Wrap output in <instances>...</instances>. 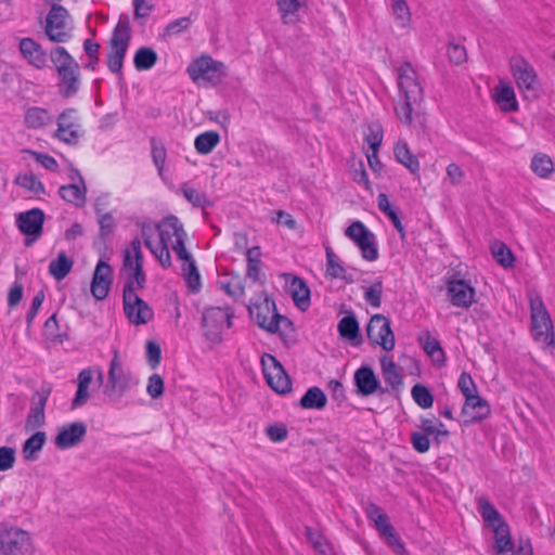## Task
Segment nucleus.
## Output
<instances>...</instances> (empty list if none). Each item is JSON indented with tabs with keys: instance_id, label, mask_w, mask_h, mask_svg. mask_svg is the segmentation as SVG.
Masks as SVG:
<instances>
[{
	"instance_id": "obj_1",
	"label": "nucleus",
	"mask_w": 555,
	"mask_h": 555,
	"mask_svg": "<svg viewBox=\"0 0 555 555\" xmlns=\"http://www.w3.org/2000/svg\"><path fill=\"white\" fill-rule=\"evenodd\" d=\"M57 76V91L61 98L69 99L80 89V66L74 56L62 46H54L50 51Z\"/></svg>"
},
{
	"instance_id": "obj_2",
	"label": "nucleus",
	"mask_w": 555,
	"mask_h": 555,
	"mask_svg": "<svg viewBox=\"0 0 555 555\" xmlns=\"http://www.w3.org/2000/svg\"><path fill=\"white\" fill-rule=\"evenodd\" d=\"M234 312L231 307H205L202 312L201 326L203 336L210 343V348L223 341L222 331L233 326Z\"/></svg>"
},
{
	"instance_id": "obj_3",
	"label": "nucleus",
	"mask_w": 555,
	"mask_h": 555,
	"mask_svg": "<svg viewBox=\"0 0 555 555\" xmlns=\"http://www.w3.org/2000/svg\"><path fill=\"white\" fill-rule=\"evenodd\" d=\"M532 337L538 343H544L546 347L555 345V333L551 315L539 294L530 295Z\"/></svg>"
},
{
	"instance_id": "obj_4",
	"label": "nucleus",
	"mask_w": 555,
	"mask_h": 555,
	"mask_svg": "<svg viewBox=\"0 0 555 555\" xmlns=\"http://www.w3.org/2000/svg\"><path fill=\"white\" fill-rule=\"evenodd\" d=\"M186 73L193 82L206 81L212 87L220 85L228 76L225 64L214 60L209 54H202L192 60Z\"/></svg>"
},
{
	"instance_id": "obj_5",
	"label": "nucleus",
	"mask_w": 555,
	"mask_h": 555,
	"mask_svg": "<svg viewBox=\"0 0 555 555\" xmlns=\"http://www.w3.org/2000/svg\"><path fill=\"white\" fill-rule=\"evenodd\" d=\"M34 544L28 531L0 524V555H33Z\"/></svg>"
},
{
	"instance_id": "obj_6",
	"label": "nucleus",
	"mask_w": 555,
	"mask_h": 555,
	"mask_svg": "<svg viewBox=\"0 0 555 555\" xmlns=\"http://www.w3.org/2000/svg\"><path fill=\"white\" fill-rule=\"evenodd\" d=\"M511 70L517 88L529 101L540 98L541 85L533 66L522 56H514L511 60Z\"/></svg>"
},
{
	"instance_id": "obj_7",
	"label": "nucleus",
	"mask_w": 555,
	"mask_h": 555,
	"mask_svg": "<svg viewBox=\"0 0 555 555\" xmlns=\"http://www.w3.org/2000/svg\"><path fill=\"white\" fill-rule=\"evenodd\" d=\"M260 362L263 377L268 386L280 396L291 393L293 390V380L281 361L275 356L263 352Z\"/></svg>"
},
{
	"instance_id": "obj_8",
	"label": "nucleus",
	"mask_w": 555,
	"mask_h": 555,
	"mask_svg": "<svg viewBox=\"0 0 555 555\" xmlns=\"http://www.w3.org/2000/svg\"><path fill=\"white\" fill-rule=\"evenodd\" d=\"M359 248L361 256L366 261H375L379 257L375 234L360 220L352 221L344 231Z\"/></svg>"
},
{
	"instance_id": "obj_9",
	"label": "nucleus",
	"mask_w": 555,
	"mask_h": 555,
	"mask_svg": "<svg viewBox=\"0 0 555 555\" xmlns=\"http://www.w3.org/2000/svg\"><path fill=\"white\" fill-rule=\"evenodd\" d=\"M131 388V375L125 372L119 361L118 350H114L107 372V382L103 393L112 401L117 402Z\"/></svg>"
},
{
	"instance_id": "obj_10",
	"label": "nucleus",
	"mask_w": 555,
	"mask_h": 555,
	"mask_svg": "<svg viewBox=\"0 0 555 555\" xmlns=\"http://www.w3.org/2000/svg\"><path fill=\"white\" fill-rule=\"evenodd\" d=\"M44 221L46 214L39 207L30 208L15 216L16 228L24 235V245L26 247L31 246L41 237Z\"/></svg>"
},
{
	"instance_id": "obj_11",
	"label": "nucleus",
	"mask_w": 555,
	"mask_h": 555,
	"mask_svg": "<svg viewBox=\"0 0 555 555\" xmlns=\"http://www.w3.org/2000/svg\"><path fill=\"white\" fill-rule=\"evenodd\" d=\"M447 296L450 304L459 308H469L476 300V289L472 286L470 281L461 278V272L455 271L453 274H447L444 278Z\"/></svg>"
},
{
	"instance_id": "obj_12",
	"label": "nucleus",
	"mask_w": 555,
	"mask_h": 555,
	"mask_svg": "<svg viewBox=\"0 0 555 555\" xmlns=\"http://www.w3.org/2000/svg\"><path fill=\"white\" fill-rule=\"evenodd\" d=\"M365 330L366 336L373 346L378 345L387 352L393 350L396 338L390 320L387 317L382 313L373 314Z\"/></svg>"
},
{
	"instance_id": "obj_13",
	"label": "nucleus",
	"mask_w": 555,
	"mask_h": 555,
	"mask_svg": "<svg viewBox=\"0 0 555 555\" xmlns=\"http://www.w3.org/2000/svg\"><path fill=\"white\" fill-rule=\"evenodd\" d=\"M353 392L357 396L367 398L373 395L383 396L389 392L388 388L382 386L378 375L370 364H362L353 373Z\"/></svg>"
},
{
	"instance_id": "obj_14",
	"label": "nucleus",
	"mask_w": 555,
	"mask_h": 555,
	"mask_svg": "<svg viewBox=\"0 0 555 555\" xmlns=\"http://www.w3.org/2000/svg\"><path fill=\"white\" fill-rule=\"evenodd\" d=\"M143 264L144 263H132L130 249L124 251L120 273L127 271L128 274L122 287V297L130 298L131 296H139L135 289H143L145 287L147 278Z\"/></svg>"
},
{
	"instance_id": "obj_15",
	"label": "nucleus",
	"mask_w": 555,
	"mask_h": 555,
	"mask_svg": "<svg viewBox=\"0 0 555 555\" xmlns=\"http://www.w3.org/2000/svg\"><path fill=\"white\" fill-rule=\"evenodd\" d=\"M68 17L69 12L65 7L60 3H51L44 22V34L51 42L63 43L68 41L70 38L68 31H55L66 26Z\"/></svg>"
},
{
	"instance_id": "obj_16",
	"label": "nucleus",
	"mask_w": 555,
	"mask_h": 555,
	"mask_svg": "<svg viewBox=\"0 0 555 555\" xmlns=\"http://www.w3.org/2000/svg\"><path fill=\"white\" fill-rule=\"evenodd\" d=\"M105 257L106 255L103 256V253H101V258L94 268L90 284L91 295L96 301L107 298L114 281V269L104 260Z\"/></svg>"
},
{
	"instance_id": "obj_17",
	"label": "nucleus",
	"mask_w": 555,
	"mask_h": 555,
	"mask_svg": "<svg viewBox=\"0 0 555 555\" xmlns=\"http://www.w3.org/2000/svg\"><path fill=\"white\" fill-rule=\"evenodd\" d=\"M490 415L491 405L478 391L465 398L461 410V416L463 417L462 425L464 427L480 423Z\"/></svg>"
},
{
	"instance_id": "obj_18",
	"label": "nucleus",
	"mask_w": 555,
	"mask_h": 555,
	"mask_svg": "<svg viewBox=\"0 0 555 555\" xmlns=\"http://www.w3.org/2000/svg\"><path fill=\"white\" fill-rule=\"evenodd\" d=\"M286 282V293L292 297L297 309L306 312L311 306V289L304 278L295 273L284 272L281 274Z\"/></svg>"
},
{
	"instance_id": "obj_19",
	"label": "nucleus",
	"mask_w": 555,
	"mask_h": 555,
	"mask_svg": "<svg viewBox=\"0 0 555 555\" xmlns=\"http://www.w3.org/2000/svg\"><path fill=\"white\" fill-rule=\"evenodd\" d=\"M398 87L400 92L412 101H423L424 91L417 73L411 62H403L398 68Z\"/></svg>"
},
{
	"instance_id": "obj_20",
	"label": "nucleus",
	"mask_w": 555,
	"mask_h": 555,
	"mask_svg": "<svg viewBox=\"0 0 555 555\" xmlns=\"http://www.w3.org/2000/svg\"><path fill=\"white\" fill-rule=\"evenodd\" d=\"M339 313L345 314L337 324L339 337L353 347L361 346L364 339L354 311L343 304L339 308Z\"/></svg>"
},
{
	"instance_id": "obj_21",
	"label": "nucleus",
	"mask_w": 555,
	"mask_h": 555,
	"mask_svg": "<svg viewBox=\"0 0 555 555\" xmlns=\"http://www.w3.org/2000/svg\"><path fill=\"white\" fill-rule=\"evenodd\" d=\"M88 427L82 421H76L59 428L54 444L60 450H67L78 446L87 436Z\"/></svg>"
},
{
	"instance_id": "obj_22",
	"label": "nucleus",
	"mask_w": 555,
	"mask_h": 555,
	"mask_svg": "<svg viewBox=\"0 0 555 555\" xmlns=\"http://www.w3.org/2000/svg\"><path fill=\"white\" fill-rule=\"evenodd\" d=\"M124 313L130 324L144 325L154 318L152 307L140 296L122 297Z\"/></svg>"
},
{
	"instance_id": "obj_23",
	"label": "nucleus",
	"mask_w": 555,
	"mask_h": 555,
	"mask_svg": "<svg viewBox=\"0 0 555 555\" xmlns=\"http://www.w3.org/2000/svg\"><path fill=\"white\" fill-rule=\"evenodd\" d=\"M259 298L262 300L251 302L248 306V313L250 320L261 330L268 332V320L269 313L275 312L276 304L272 296L268 295L266 292H262L259 295Z\"/></svg>"
},
{
	"instance_id": "obj_24",
	"label": "nucleus",
	"mask_w": 555,
	"mask_h": 555,
	"mask_svg": "<svg viewBox=\"0 0 555 555\" xmlns=\"http://www.w3.org/2000/svg\"><path fill=\"white\" fill-rule=\"evenodd\" d=\"M77 113L76 108L68 107L65 108L56 119L57 128L53 133V138L59 139L61 142L66 143L72 146H76L79 142L80 133L78 130L73 129L75 126L74 122H66L67 118H73Z\"/></svg>"
},
{
	"instance_id": "obj_25",
	"label": "nucleus",
	"mask_w": 555,
	"mask_h": 555,
	"mask_svg": "<svg viewBox=\"0 0 555 555\" xmlns=\"http://www.w3.org/2000/svg\"><path fill=\"white\" fill-rule=\"evenodd\" d=\"M22 56L31 66L42 69L47 66L48 54L42 46L30 37L22 38L18 42Z\"/></svg>"
},
{
	"instance_id": "obj_26",
	"label": "nucleus",
	"mask_w": 555,
	"mask_h": 555,
	"mask_svg": "<svg viewBox=\"0 0 555 555\" xmlns=\"http://www.w3.org/2000/svg\"><path fill=\"white\" fill-rule=\"evenodd\" d=\"M378 209L390 220L393 228L397 230L400 241H406V231L402 222V211L399 207L392 205L385 193H379L377 196Z\"/></svg>"
},
{
	"instance_id": "obj_27",
	"label": "nucleus",
	"mask_w": 555,
	"mask_h": 555,
	"mask_svg": "<svg viewBox=\"0 0 555 555\" xmlns=\"http://www.w3.org/2000/svg\"><path fill=\"white\" fill-rule=\"evenodd\" d=\"M493 100L504 113H514L519 109L515 90L511 81L500 80L494 89Z\"/></svg>"
},
{
	"instance_id": "obj_28",
	"label": "nucleus",
	"mask_w": 555,
	"mask_h": 555,
	"mask_svg": "<svg viewBox=\"0 0 555 555\" xmlns=\"http://www.w3.org/2000/svg\"><path fill=\"white\" fill-rule=\"evenodd\" d=\"M281 324H283L284 327L289 332L296 333V325L294 321L291 320L288 317L279 313L276 309L275 312H273V314L271 315L270 322L268 323V333L278 334L286 347L296 345L298 343V339L295 336L289 337L284 332H282Z\"/></svg>"
},
{
	"instance_id": "obj_29",
	"label": "nucleus",
	"mask_w": 555,
	"mask_h": 555,
	"mask_svg": "<svg viewBox=\"0 0 555 555\" xmlns=\"http://www.w3.org/2000/svg\"><path fill=\"white\" fill-rule=\"evenodd\" d=\"M395 159L404 166L411 175L420 179V162L415 154H413L403 140H399L393 146Z\"/></svg>"
},
{
	"instance_id": "obj_30",
	"label": "nucleus",
	"mask_w": 555,
	"mask_h": 555,
	"mask_svg": "<svg viewBox=\"0 0 555 555\" xmlns=\"http://www.w3.org/2000/svg\"><path fill=\"white\" fill-rule=\"evenodd\" d=\"M417 341L435 364L438 366L446 364V352L441 347L440 341L436 338H431L428 330L418 335Z\"/></svg>"
},
{
	"instance_id": "obj_31",
	"label": "nucleus",
	"mask_w": 555,
	"mask_h": 555,
	"mask_svg": "<svg viewBox=\"0 0 555 555\" xmlns=\"http://www.w3.org/2000/svg\"><path fill=\"white\" fill-rule=\"evenodd\" d=\"M98 222L100 225V230H99L98 237L93 242V247L98 251L103 253V256H105V253L107 249L106 241L114 233L117 224H116V221L111 212H106L105 215L98 216Z\"/></svg>"
},
{
	"instance_id": "obj_32",
	"label": "nucleus",
	"mask_w": 555,
	"mask_h": 555,
	"mask_svg": "<svg viewBox=\"0 0 555 555\" xmlns=\"http://www.w3.org/2000/svg\"><path fill=\"white\" fill-rule=\"evenodd\" d=\"M327 396L323 389L318 386L309 387L298 401V406L302 410H323L327 404Z\"/></svg>"
},
{
	"instance_id": "obj_33",
	"label": "nucleus",
	"mask_w": 555,
	"mask_h": 555,
	"mask_svg": "<svg viewBox=\"0 0 555 555\" xmlns=\"http://www.w3.org/2000/svg\"><path fill=\"white\" fill-rule=\"evenodd\" d=\"M478 512L480 513L485 524L491 529H495L507 524L498 508L485 496L478 499Z\"/></svg>"
},
{
	"instance_id": "obj_34",
	"label": "nucleus",
	"mask_w": 555,
	"mask_h": 555,
	"mask_svg": "<svg viewBox=\"0 0 555 555\" xmlns=\"http://www.w3.org/2000/svg\"><path fill=\"white\" fill-rule=\"evenodd\" d=\"M493 531V545L492 550L495 555H505L513 552L515 543L511 537V529L508 524L492 529Z\"/></svg>"
},
{
	"instance_id": "obj_35",
	"label": "nucleus",
	"mask_w": 555,
	"mask_h": 555,
	"mask_svg": "<svg viewBox=\"0 0 555 555\" xmlns=\"http://www.w3.org/2000/svg\"><path fill=\"white\" fill-rule=\"evenodd\" d=\"M47 442V434L37 430L31 434L22 444V454L25 461L38 460V453L43 449Z\"/></svg>"
},
{
	"instance_id": "obj_36",
	"label": "nucleus",
	"mask_w": 555,
	"mask_h": 555,
	"mask_svg": "<svg viewBox=\"0 0 555 555\" xmlns=\"http://www.w3.org/2000/svg\"><path fill=\"white\" fill-rule=\"evenodd\" d=\"M283 24L299 22L298 11L308 5V0H276Z\"/></svg>"
},
{
	"instance_id": "obj_37",
	"label": "nucleus",
	"mask_w": 555,
	"mask_h": 555,
	"mask_svg": "<svg viewBox=\"0 0 555 555\" xmlns=\"http://www.w3.org/2000/svg\"><path fill=\"white\" fill-rule=\"evenodd\" d=\"M74 260L64 250H61L56 258L49 264V274L57 282L64 280L73 270Z\"/></svg>"
},
{
	"instance_id": "obj_38",
	"label": "nucleus",
	"mask_w": 555,
	"mask_h": 555,
	"mask_svg": "<svg viewBox=\"0 0 555 555\" xmlns=\"http://www.w3.org/2000/svg\"><path fill=\"white\" fill-rule=\"evenodd\" d=\"M59 195L65 202L73 204L76 207H82L86 204V183H83V185L77 183L61 185L59 189Z\"/></svg>"
},
{
	"instance_id": "obj_39",
	"label": "nucleus",
	"mask_w": 555,
	"mask_h": 555,
	"mask_svg": "<svg viewBox=\"0 0 555 555\" xmlns=\"http://www.w3.org/2000/svg\"><path fill=\"white\" fill-rule=\"evenodd\" d=\"M379 537L386 543V545L398 555H405L408 551L405 548L404 543L402 542L399 533L396 531L395 527L388 522L387 525H383L380 529L377 530Z\"/></svg>"
},
{
	"instance_id": "obj_40",
	"label": "nucleus",
	"mask_w": 555,
	"mask_h": 555,
	"mask_svg": "<svg viewBox=\"0 0 555 555\" xmlns=\"http://www.w3.org/2000/svg\"><path fill=\"white\" fill-rule=\"evenodd\" d=\"M491 255L498 264L504 269L515 267L516 257L512 249L502 241L495 240L491 246Z\"/></svg>"
},
{
	"instance_id": "obj_41",
	"label": "nucleus",
	"mask_w": 555,
	"mask_h": 555,
	"mask_svg": "<svg viewBox=\"0 0 555 555\" xmlns=\"http://www.w3.org/2000/svg\"><path fill=\"white\" fill-rule=\"evenodd\" d=\"M157 61L158 54L152 47H140L133 55V65L139 72L150 70Z\"/></svg>"
},
{
	"instance_id": "obj_42",
	"label": "nucleus",
	"mask_w": 555,
	"mask_h": 555,
	"mask_svg": "<svg viewBox=\"0 0 555 555\" xmlns=\"http://www.w3.org/2000/svg\"><path fill=\"white\" fill-rule=\"evenodd\" d=\"M220 142V134L216 130L199 133L194 140V147L201 155L210 154Z\"/></svg>"
},
{
	"instance_id": "obj_43",
	"label": "nucleus",
	"mask_w": 555,
	"mask_h": 555,
	"mask_svg": "<svg viewBox=\"0 0 555 555\" xmlns=\"http://www.w3.org/2000/svg\"><path fill=\"white\" fill-rule=\"evenodd\" d=\"M411 396L413 401L423 410L431 409L434 405L435 395L431 388L425 384H414L411 389Z\"/></svg>"
},
{
	"instance_id": "obj_44",
	"label": "nucleus",
	"mask_w": 555,
	"mask_h": 555,
	"mask_svg": "<svg viewBox=\"0 0 555 555\" xmlns=\"http://www.w3.org/2000/svg\"><path fill=\"white\" fill-rule=\"evenodd\" d=\"M384 138V129L382 124L376 120L367 126V132L364 133V141L369 145L367 152H378Z\"/></svg>"
},
{
	"instance_id": "obj_45",
	"label": "nucleus",
	"mask_w": 555,
	"mask_h": 555,
	"mask_svg": "<svg viewBox=\"0 0 555 555\" xmlns=\"http://www.w3.org/2000/svg\"><path fill=\"white\" fill-rule=\"evenodd\" d=\"M49 119V112L37 106L28 108L25 114V125L29 129H39L46 126Z\"/></svg>"
},
{
	"instance_id": "obj_46",
	"label": "nucleus",
	"mask_w": 555,
	"mask_h": 555,
	"mask_svg": "<svg viewBox=\"0 0 555 555\" xmlns=\"http://www.w3.org/2000/svg\"><path fill=\"white\" fill-rule=\"evenodd\" d=\"M182 275L190 293L198 294L202 289V282L196 262L182 267Z\"/></svg>"
},
{
	"instance_id": "obj_47",
	"label": "nucleus",
	"mask_w": 555,
	"mask_h": 555,
	"mask_svg": "<svg viewBox=\"0 0 555 555\" xmlns=\"http://www.w3.org/2000/svg\"><path fill=\"white\" fill-rule=\"evenodd\" d=\"M531 170L541 178H546L554 170V164L546 154H537L531 159Z\"/></svg>"
},
{
	"instance_id": "obj_48",
	"label": "nucleus",
	"mask_w": 555,
	"mask_h": 555,
	"mask_svg": "<svg viewBox=\"0 0 555 555\" xmlns=\"http://www.w3.org/2000/svg\"><path fill=\"white\" fill-rule=\"evenodd\" d=\"M151 143V155L153 163L155 167L157 168L158 175L163 176L164 166L167 157V151L162 142V140H157L156 138L152 137L150 139Z\"/></svg>"
},
{
	"instance_id": "obj_49",
	"label": "nucleus",
	"mask_w": 555,
	"mask_h": 555,
	"mask_svg": "<svg viewBox=\"0 0 555 555\" xmlns=\"http://www.w3.org/2000/svg\"><path fill=\"white\" fill-rule=\"evenodd\" d=\"M384 289L383 279L377 278L374 283L364 291V300L373 308H379L382 305V294Z\"/></svg>"
},
{
	"instance_id": "obj_50",
	"label": "nucleus",
	"mask_w": 555,
	"mask_h": 555,
	"mask_svg": "<svg viewBox=\"0 0 555 555\" xmlns=\"http://www.w3.org/2000/svg\"><path fill=\"white\" fill-rule=\"evenodd\" d=\"M129 36H120L119 29H114L111 39L108 40V53L126 55L130 43Z\"/></svg>"
},
{
	"instance_id": "obj_51",
	"label": "nucleus",
	"mask_w": 555,
	"mask_h": 555,
	"mask_svg": "<svg viewBox=\"0 0 555 555\" xmlns=\"http://www.w3.org/2000/svg\"><path fill=\"white\" fill-rule=\"evenodd\" d=\"M325 255H326V275L332 279H337L341 276V273H345L346 270L344 266L339 262L337 256L333 251L331 246H325Z\"/></svg>"
},
{
	"instance_id": "obj_52",
	"label": "nucleus",
	"mask_w": 555,
	"mask_h": 555,
	"mask_svg": "<svg viewBox=\"0 0 555 555\" xmlns=\"http://www.w3.org/2000/svg\"><path fill=\"white\" fill-rule=\"evenodd\" d=\"M146 362L151 369L155 370L162 361V348L155 339H149L145 343Z\"/></svg>"
},
{
	"instance_id": "obj_53",
	"label": "nucleus",
	"mask_w": 555,
	"mask_h": 555,
	"mask_svg": "<svg viewBox=\"0 0 555 555\" xmlns=\"http://www.w3.org/2000/svg\"><path fill=\"white\" fill-rule=\"evenodd\" d=\"M365 514L370 520L374 521L376 530L380 529L384 524L387 525L390 522L387 514L383 511V508L373 502L367 503L365 507Z\"/></svg>"
},
{
	"instance_id": "obj_54",
	"label": "nucleus",
	"mask_w": 555,
	"mask_h": 555,
	"mask_svg": "<svg viewBox=\"0 0 555 555\" xmlns=\"http://www.w3.org/2000/svg\"><path fill=\"white\" fill-rule=\"evenodd\" d=\"M23 153L29 154L38 164L51 172H56L59 170V164L56 159L47 153L34 151L30 149L23 150Z\"/></svg>"
},
{
	"instance_id": "obj_55",
	"label": "nucleus",
	"mask_w": 555,
	"mask_h": 555,
	"mask_svg": "<svg viewBox=\"0 0 555 555\" xmlns=\"http://www.w3.org/2000/svg\"><path fill=\"white\" fill-rule=\"evenodd\" d=\"M350 169H351L352 180L359 184H363L366 190H370V180H369V176L365 170L363 160L358 159L356 162V159L352 158Z\"/></svg>"
},
{
	"instance_id": "obj_56",
	"label": "nucleus",
	"mask_w": 555,
	"mask_h": 555,
	"mask_svg": "<svg viewBox=\"0 0 555 555\" xmlns=\"http://www.w3.org/2000/svg\"><path fill=\"white\" fill-rule=\"evenodd\" d=\"M429 437V435L418 430L412 431L410 442L413 450L421 454L428 452L431 444Z\"/></svg>"
},
{
	"instance_id": "obj_57",
	"label": "nucleus",
	"mask_w": 555,
	"mask_h": 555,
	"mask_svg": "<svg viewBox=\"0 0 555 555\" xmlns=\"http://www.w3.org/2000/svg\"><path fill=\"white\" fill-rule=\"evenodd\" d=\"M264 433L272 442H283L288 437V429L284 423L270 424Z\"/></svg>"
},
{
	"instance_id": "obj_58",
	"label": "nucleus",
	"mask_w": 555,
	"mask_h": 555,
	"mask_svg": "<svg viewBox=\"0 0 555 555\" xmlns=\"http://www.w3.org/2000/svg\"><path fill=\"white\" fill-rule=\"evenodd\" d=\"M44 291L40 289L37 292V294L34 296L31 300V305L29 310L26 313V332L29 333L33 321L35 320L38 311L40 310L43 301H44Z\"/></svg>"
},
{
	"instance_id": "obj_59",
	"label": "nucleus",
	"mask_w": 555,
	"mask_h": 555,
	"mask_svg": "<svg viewBox=\"0 0 555 555\" xmlns=\"http://www.w3.org/2000/svg\"><path fill=\"white\" fill-rule=\"evenodd\" d=\"M125 57H126V55H122V54L107 53V67L112 73L118 75V82L121 87L126 86L124 74H122V66H124Z\"/></svg>"
},
{
	"instance_id": "obj_60",
	"label": "nucleus",
	"mask_w": 555,
	"mask_h": 555,
	"mask_svg": "<svg viewBox=\"0 0 555 555\" xmlns=\"http://www.w3.org/2000/svg\"><path fill=\"white\" fill-rule=\"evenodd\" d=\"M146 391L152 399H159L165 392V380L159 374H153L149 378Z\"/></svg>"
},
{
	"instance_id": "obj_61",
	"label": "nucleus",
	"mask_w": 555,
	"mask_h": 555,
	"mask_svg": "<svg viewBox=\"0 0 555 555\" xmlns=\"http://www.w3.org/2000/svg\"><path fill=\"white\" fill-rule=\"evenodd\" d=\"M457 388L464 398L478 391L470 373L463 371L457 379Z\"/></svg>"
},
{
	"instance_id": "obj_62",
	"label": "nucleus",
	"mask_w": 555,
	"mask_h": 555,
	"mask_svg": "<svg viewBox=\"0 0 555 555\" xmlns=\"http://www.w3.org/2000/svg\"><path fill=\"white\" fill-rule=\"evenodd\" d=\"M16 462V449L13 447H0V472L13 468Z\"/></svg>"
},
{
	"instance_id": "obj_63",
	"label": "nucleus",
	"mask_w": 555,
	"mask_h": 555,
	"mask_svg": "<svg viewBox=\"0 0 555 555\" xmlns=\"http://www.w3.org/2000/svg\"><path fill=\"white\" fill-rule=\"evenodd\" d=\"M447 54L449 61L454 65H461L467 60V52L464 46L450 42L448 46Z\"/></svg>"
},
{
	"instance_id": "obj_64",
	"label": "nucleus",
	"mask_w": 555,
	"mask_h": 555,
	"mask_svg": "<svg viewBox=\"0 0 555 555\" xmlns=\"http://www.w3.org/2000/svg\"><path fill=\"white\" fill-rule=\"evenodd\" d=\"M247 261L246 278L251 279L254 282L263 284L266 281V274L261 273L263 266L261 260L249 259Z\"/></svg>"
}]
</instances>
